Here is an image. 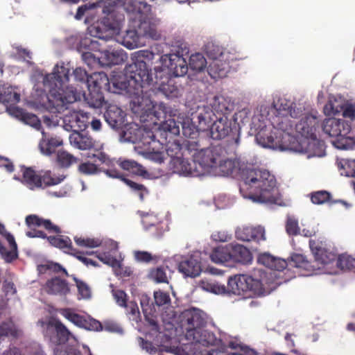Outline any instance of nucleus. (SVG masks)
Wrapping results in <instances>:
<instances>
[{"mask_svg": "<svg viewBox=\"0 0 355 355\" xmlns=\"http://www.w3.org/2000/svg\"><path fill=\"white\" fill-rule=\"evenodd\" d=\"M240 193L254 202L276 204L280 198L274 175L268 171L250 168L243 172Z\"/></svg>", "mask_w": 355, "mask_h": 355, "instance_id": "1", "label": "nucleus"}, {"mask_svg": "<svg viewBox=\"0 0 355 355\" xmlns=\"http://www.w3.org/2000/svg\"><path fill=\"white\" fill-rule=\"evenodd\" d=\"M82 96L83 92L72 86L53 87L47 96L49 107L53 112L60 113L67 109L68 104L80 101Z\"/></svg>", "mask_w": 355, "mask_h": 355, "instance_id": "2", "label": "nucleus"}, {"mask_svg": "<svg viewBox=\"0 0 355 355\" xmlns=\"http://www.w3.org/2000/svg\"><path fill=\"white\" fill-rule=\"evenodd\" d=\"M130 76L126 73H119L112 75L107 85L109 86V89L113 93L121 94L125 93L132 98H134L132 101L133 104L137 103V107H133L132 109L134 112L138 113L140 111L144 110L143 107V98L139 91L136 90L135 84L130 83Z\"/></svg>", "mask_w": 355, "mask_h": 355, "instance_id": "3", "label": "nucleus"}, {"mask_svg": "<svg viewBox=\"0 0 355 355\" xmlns=\"http://www.w3.org/2000/svg\"><path fill=\"white\" fill-rule=\"evenodd\" d=\"M21 183L31 190L44 189L60 183L64 178V175H52L51 171H46L42 176L37 174L31 167L21 168Z\"/></svg>", "mask_w": 355, "mask_h": 355, "instance_id": "4", "label": "nucleus"}, {"mask_svg": "<svg viewBox=\"0 0 355 355\" xmlns=\"http://www.w3.org/2000/svg\"><path fill=\"white\" fill-rule=\"evenodd\" d=\"M264 291L261 280L247 275H236L230 277L227 282V292L236 295H244L247 292L260 295Z\"/></svg>", "mask_w": 355, "mask_h": 355, "instance_id": "5", "label": "nucleus"}, {"mask_svg": "<svg viewBox=\"0 0 355 355\" xmlns=\"http://www.w3.org/2000/svg\"><path fill=\"white\" fill-rule=\"evenodd\" d=\"M125 71L130 76V83L135 84L136 90L139 91L142 98H144V88L153 85L155 77H153L146 62H133L125 67Z\"/></svg>", "mask_w": 355, "mask_h": 355, "instance_id": "6", "label": "nucleus"}, {"mask_svg": "<svg viewBox=\"0 0 355 355\" xmlns=\"http://www.w3.org/2000/svg\"><path fill=\"white\" fill-rule=\"evenodd\" d=\"M89 82L92 83L87 86L89 92L83 93L82 97L90 107L100 108L105 103L101 89L103 86L107 85L108 78L105 73H94L89 80Z\"/></svg>", "mask_w": 355, "mask_h": 355, "instance_id": "7", "label": "nucleus"}, {"mask_svg": "<svg viewBox=\"0 0 355 355\" xmlns=\"http://www.w3.org/2000/svg\"><path fill=\"white\" fill-rule=\"evenodd\" d=\"M256 140L258 144L264 148L286 150L291 149V143L294 141V137H290L288 134L280 135V132L275 128L270 132L267 130H261L256 135Z\"/></svg>", "mask_w": 355, "mask_h": 355, "instance_id": "8", "label": "nucleus"}, {"mask_svg": "<svg viewBox=\"0 0 355 355\" xmlns=\"http://www.w3.org/2000/svg\"><path fill=\"white\" fill-rule=\"evenodd\" d=\"M129 140L132 143H141L144 145L148 144L149 146L145 152L148 159L158 164H161L164 162V152L159 150L155 151V147L151 146V145H155L157 143L155 139V135L151 131H146L144 129L138 128L137 129L135 137H130Z\"/></svg>", "mask_w": 355, "mask_h": 355, "instance_id": "9", "label": "nucleus"}, {"mask_svg": "<svg viewBox=\"0 0 355 355\" xmlns=\"http://www.w3.org/2000/svg\"><path fill=\"white\" fill-rule=\"evenodd\" d=\"M168 98L178 97L179 89L174 80L169 77L165 69L155 68V81L152 85Z\"/></svg>", "mask_w": 355, "mask_h": 355, "instance_id": "10", "label": "nucleus"}, {"mask_svg": "<svg viewBox=\"0 0 355 355\" xmlns=\"http://www.w3.org/2000/svg\"><path fill=\"white\" fill-rule=\"evenodd\" d=\"M223 152L224 149L220 146L200 149V151L192 155L193 162V164L198 163L205 169H214L217 167L220 155Z\"/></svg>", "mask_w": 355, "mask_h": 355, "instance_id": "11", "label": "nucleus"}, {"mask_svg": "<svg viewBox=\"0 0 355 355\" xmlns=\"http://www.w3.org/2000/svg\"><path fill=\"white\" fill-rule=\"evenodd\" d=\"M162 69H165L168 74L175 77L184 76L188 71V64L183 56L177 53L165 54L161 56Z\"/></svg>", "mask_w": 355, "mask_h": 355, "instance_id": "12", "label": "nucleus"}, {"mask_svg": "<svg viewBox=\"0 0 355 355\" xmlns=\"http://www.w3.org/2000/svg\"><path fill=\"white\" fill-rule=\"evenodd\" d=\"M237 125L235 119H228L227 116H220L216 117L208 130L213 139H221L230 133L235 134L237 132Z\"/></svg>", "mask_w": 355, "mask_h": 355, "instance_id": "13", "label": "nucleus"}, {"mask_svg": "<svg viewBox=\"0 0 355 355\" xmlns=\"http://www.w3.org/2000/svg\"><path fill=\"white\" fill-rule=\"evenodd\" d=\"M216 117L218 116L209 105L198 106L191 114L192 123L196 126L198 130L202 132L209 130Z\"/></svg>", "mask_w": 355, "mask_h": 355, "instance_id": "14", "label": "nucleus"}, {"mask_svg": "<svg viewBox=\"0 0 355 355\" xmlns=\"http://www.w3.org/2000/svg\"><path fill=\"white\" fill-rule=\"evenodd\" d=\"M319 121L316 116L306 114L295 124V130L302 137L315 140L317 139L316 130L319 127Z\"/></svg>", "mask_w": 355, "mask_h": 355, "instance_id": "15", "label": "nucleus"}, {"mask_svg": "<svg viewBox=\"0 0 355 355\" xmlns=\"http://www.w3.org/2000/svg\"><path fill=\"white\" fill-rule=\"evenodd\" d=\"M182 326L187 330L186 336L189 337L190 331L200 329L206 324L205 318L199 310L196 309H188L182 314Z\"/></svg>", "mask_w": 355, "mask_h": 355, "instance_id": "16", "label": "nucleus"}, {"mask_svg": "<svg viewBox=\"0 0 355 355\" xmlns=\"http://www.w3.org/2000/svg\"><path fill=\"white\" fill-rule=\"evenodd\" d=\"M69 69L64 66L55 65L52 73L46 74L43 80L44 86L50 89L60 87L69 81Z\"/></svg>", "mask_w": 355, "mask_h": 355, "instance_id": "17", "label": "nucleus"}, {"mask_svg": "<svg viewBox=\"0 0 355 355\" xmlns=\"http://www.w3.org/2000/svg\"><path fill=\"white\" fill-rule=\"evenodd\" d=\"M323 132L331 137H336L338 135H347L351 130V125L342 119L329 118L323 121Z\"/></svg>", "mask_w": 355, "mask_h": 355, "instance_id": "18", "label": "nucleus"}, {"mask_svg": "<svg viewBox=\"0 0 355 355\" xmlns=\"http://www.w3.org/2000/svg\"><path fill=\"white\" fill-rule=\"evenodd\" d=\"M142 224L146 230L150 231V234L155 237H161L167 230V224L162 218L153 213L146 214L142 218Z\"/></svg>", "mask_w": 355, "mask_h": 355, "instance_id": "19", "label": "nucleus"}, {"mask_svg": "<svg viewBox=\"0 0 355 355\" xmlns=\"http://www.w3.org/2000/svg\"><path fill=\"white\" fill-rule=\"evenodd\" d=\"M87 158H96L99 163L107 166V168H101V172L104 173L107 176L120 179L121 181H123V178H125L123 173L116 168L114 162L105 153L97 151L96 153H88Z\"/></svg>", "mask_w": 355, "mask_h": 355, "instance_id": "20", "label": "nucleus"}, {"mask_svg": "<svg viewBox=\"0 0 355 355\" xmlns=\"http://www.w3.org/2000/svg\"><path fill=\"white\" fill-rule=\"evenodd\" d=\"M178 270L186 277H195L198 276L202 271L199 254H191L180 261L178 265Z\"/></svg>", "mask_w": 355, "mask_h": 355, "instance_id": "21", "label": "nucleus"}, {"mask_svg": "<svg viewBox=\"0 0 355 355\" xmlns=\"http://www.w3.org/2000/svg\"><path fill=\"white\" fill-rule=\"evenodd\" d=\"M45 293L51 295L66 296L70 293V287L66 279L59 277H52L43 286Z\"/></svg>", "mask_w": 355, "mask_h": 355, "instance_id": "22", "label": "nucleus"}, {"mask_svg": "<svg viewBox=\"0 0 355 355\" xmlns=\"http://www.w3.org/2000/svg\"><path fill=\"white\" fill-rule=\"evenodd\" d=\"M105 3V6L103 8V12L104 14H111L114 7L122 5L125 9L129 12H140V8L141 6L144 8H149L150 6L146 2L138 1L136 0H130L127 3L124 0H103Z\"/></svg>", "mask_w": 355, "mask_h": 355, "instance_id": "23", "label": "nucleus"}, {"mask_svg": "<svg viewBox=\"0 0 355 355\" xmlns=\"http://www.w3.org/2000/svg\"><path fill=\"white\" fill-rule=\"evenodd\" d=\"M236 237L243 241H260L266 240L265 230L261 226H244L238 227L236 230Z\"/></svg>", "mask_w": 355, "mask_h": 355, "instance_id": "24", "label": "nucleus"}, {"mask_svg": "<svg viewBox=\"0 0 355 355\" xmlns=\"http://www.w3.org/2000/svg\"><path fill=\"white\" fill-rule=\"evenodd\" d=\"M232 60L231 56L227 58L220 57L211 60L207 68L210 76L214 79L225 77L230 71V60Z\"/></svg>", "mask_w": 355, "mask_h": 355, "instance_id": "25", "label": "nucleus"}, {"mask_svg": "<svg viewBox=\"0 0 355 355\" xmlns=\"http://www.w3.org/2000/svg\"><path fill=\"white\" fill-rule=\"evenodd\" d=\"M103 116L105 121L113 129H120L125 123V114L116 105L107 106Z\"/></svg>", "mask_w": 355, "mask_h": 355, "instance_id": "26", "label": "nucleus"}, {"mask_svg": "<svg viewBox=\"0 0 355 355\" xmlns=\"http://www.w3.org/2000/svg\"><path fill=\"white\" fill-rule=\"evenodd\" d=\"M26 225L31 230H35V227H43L46 230L49 232L55 234H60V228L53 224L49 219H44L36 214H30L26 217Z\"/></svg>", "mask_w": 355, "mask_h": 355, "instance_id": "27", "label": "nucleus"}, {"mask_svg": "<svg viewBox=\"0 0 355 355\" xmlns=\"http://www.w3.org/2000/svg\"><path fill=\"white\" fill-rule=\"evenodd\" d=\"M338 102L335 101H329L324 107V113L327 116L336 115L340 112H343L345 118L353 119L355 117V107L352 105H337Z\"/></svg>", "mask_w": 355, "mask_h": 355, "instance_id": "28", "label": "nucleus"}, {"mask_svg": "<svg viewBox=\"0 0 355 355\" xmlns=\"http://www.w3.org/2000/svg\"><path fill=\"white\" fill-rule=\"evenodd\" d=\"M288 264L291 267H295L304 271V275L305 276L311 275L315 271L319 270V267L314 264V261H309L305 256L300 254H293Z\"/></svg>", "mask_w": 355, "mask_h": 355, "instance_id": "29", "label": "nucleus"}, {"mask_svg": "<svg viewBox=\"0 0 355 355\" xmlns=\"http://www.w3.org/2000/svg\"><path fill=\"white\" fill-rule=\"evenodd\" d=\"M98 51H101L103 55L101 58L103 60L102 64L106 66L118 65L123 63L127 55L123 50H113L110 51L108 49L99 48Z\"/></svg>", "mask_w": 355, "mask_h": 355, "instance_id": "30", "label": "nucleus"}, {"mask_svg": "<svg viewBox=\"0 0 355 355\" xmlns=\"http://www.w3.org/2000/svg\"><path fill=\"white\" fill-rule=\"evenodd\" d=\"M71 146L80 150H89L94 146V140L89 135L78 131H73L69 135Z\"/></svg>", "mask_w": 355, "mask_h": 355, "instance_id": "31", "label": "nucleus"}, {"mask_svg": "<svg viewBox=\"0 0 355 355\" xmlns=\"http://www.w3.org/2000/svg\"><path fill=\"white\" fill-rule=\"evenodd\" d=\"M3 228L1 225L0 232ZM2 236L7 240L10 250H8L0 242V254L7 262H11L17 257V246L14 236L8 232L1 233Z\"/></svg>", "mask_w": 355, "mask_h": 355, "instance_id": "32", "label": "nucleus"}, {"mask_svg": "<svg viewBox=\"0 0 355 355\" xmlns=\"http://www.w3.org/2000/svg\"><path fill=\"white\" fill-rule=\"evenodd\" d=\"M187 338L191 339L193 342L201 344L203 346L213 345L216 341L215 335L203 327L196 330V331H190Z\"/></svg>", "mask_w": 355, "mask_h": 355, "instance_id": "33", "label": "nucleus"}, {"mask_svg": "<svg viewBox=\"0 0 355 355\" xmlns=\"http://www.w3.org/2000/svg\"><path fill=\"white\" fill-rule=\"evenodd\" d=\"M218 116H227L232 109V104L223 96H215L209 104Z\"/></svg>", "mask_w": 355, "mask_h": 355, "instance_id": "34", "label": "nucleus"}, {"mask_svg": "<svg viewBox=\"0 0 355 355\" xmlns=\"http://www.w3.org/2000/svg\"><path fill=\"white\" fill-rule=\"evenodd\" d=\"M252 256L250 250L242 245L231 246V261L242 264L251 263Z\"/></svg>", "mask_w": 355, "mask_h": 355, "instance_id": "35", "label": "nucleus"}, {"mask_svg": "<svg viewBox=\"0 0 355 355\" xmlns=\"http://www.w3.org/2000/svg\"><path fill=\"white\" fill-rule=\"evenodd\" d=\"M311 200L313 204L315 205H322L324 203L334 205L339 203L345 206L346 208L350 207V205L345 201L341 200H332L331 193L327 191H318L312 192L311 193Z\"/></svg>", "mask_w": 355, "mask_h": 355, "instance_id": "36", "label": "nucleus"}, {"mask_svg": "<svg viewBox=\"0 0 355 355\" xmlns=\"http://www.w3.org/2000/svg\"><path fill=\"white\" fill-rule=\"evenodd\" d=\"M238 162L234 159H225L223 154L220 155V159L218 160L217 167L214 171L220 175H232L237 170Z\"/></svg>", "mask_w": 355, "mask_h": 355, "instance_id": "37", "label": "nucleus"}, {"mask_svg": "<svg viewBox=\"0 0 355 355\" xmlns=\"http://www.w3.org/2000/svg\"><path fill=\"white\" fill-rule=\"evenodd\" d=\"M312 251L315 257L314 264L318 266L319 269L320 264L327 265L337 259L336 254L324 248L316 247L315 249L312 248Z\"/></svg>", "mask_w": 355, "mask_h": 355, "instance_id": "38", "label": "nucleus"}, {"mask_svg": "<svg viewBox=\"0 0 355 355\" xmlns=\"http://www.w3.org/2000/svg\"><path fill=\"white\" fill-rule=\"evenodd\" d=\"M47 327L55 329L57 336V344H64L69 340L70 331L59 320L51 319L47 323Z\"/></svg>", "mask_w": 355, "mask_h": 355, "instance_id": "39", "label": "nucleus"}, {"mask_svg": "<svg viewBox=\"0 0 355 355\" xmlns=\"http://www.w3.org/2000/svg\"><path fill=\"white\" fill-rule=\"evenodd\" d=\"M210 258L216 263H225L231 261V247L218 246L215 248L210 254Z\"/></svg>", "mask_w": 355, "mask_h": 355, "instance_id": "40", "label": "nucleus"}, {"mask_svg": "<svg viewBox=\"0 0 355 355\" xmlns=\"http://www.w3.org/2000/svg\"><path fill=\"white\" fill-rule=\"evenodd\" d=\"M20 101V95L12 87L0 85V102L6 104H15Z\"/></svg>", "mask_w": 355, "mask_h": 355, "instance_id": "41", "label": "nucleus"}, {"mask_svg": "<svg viewBox=\"0 0 355 355\" xmlns=\"http://www.w3.org/2000/svg\"><path fill=\"white\" fill-rule=\"evenodd\" d=\"M205 51L211 60L218 59L220 57L227 58L228 57L232 56V54L230 52L223 51L221 46L213 42H208L205 44Z\"/></svg>", "mask_w": 355, "mask_h": 355, "instance_id": "42", "label": "nucleus"}, {"mask_svg": "<svg viewBox=\"0 0 355 355\" xmlns=\"http://www.w3.org/2000/svg\"><path fill=\"white\" fill-rule=\"evenodd\" d=\"M48 241L51 245L63 250L69 254L75 251L71 241L68 236H49L48 237Z\"/></svg>", "mask_w": 355, "mask_h": 355, "instance_id": "43", "label": "nucleus"}, {"mask_svg": "<svg viewBox=\"0 0 355 355\" xmlns=\"http://www.w3.org/2000/svg\"><path fill=\"white\" fill-rule=\"evenodd\" d=\"M93 159V162L89 161L83 162L79 164L78 167V172L84 175H93L101 172V168L98 159L96 158H90Z\"/></svg>", "mask_w": 355, "mask_h": 355, "instance_id": "44", "label": "nucleus"}, {"mask_svg": "<svg viewBox=\"0 0 355 355\" xmlns=\"http://www.w3.org/2000/svg\"><path fill=\"white\" fill-rule=\"evenodd\" d=\"M290 117H291L290 115L277 116V127L275 129L279 130L282 136L288 134L290 137H293L292 133L295 130L296 122L291 121Z\"/></svg>", "mask_w": 355, "mask_h": 355, "instance_id": "45", "label": "nucleus"}, {"mask_svg": "<svg viewBox=\"0 0 355 355\" xmlns=\"http://www.w3.org/2000/svg\"><path fill=\"white\" fill-rule=\"evenodd\" d=\"M118 165L123 170L128 171L133 174L144 176L147 171L144 167L134 160L125 159L116 162Z\"/></svg>", "mask_w": 355, "mask_h": 355, "instance_id": "46", "label": "nucleus"}, {"mask_svg": "<svg viewBox=\"0 0 355 355\" xmlns=\"http://www.w3.org/2000/svg\"><path fill=\"white\" fill-rule=\"evenodd\" d=\"M166 151L167 155L172 158L173 163L184 156V148L178 141L168 142Z\"/></svg>", "mask_w": 355, "mask_h": 355, "instance_id": "47", "label": "nucleus"}, {"mask_svg": "<svg viewBox=\"0 0 355 355\" xmlns=\"http://www.w3.org/2000/svg\"><path fill=\"white\" fill-rule=\"evenodd\" d=\"M272 106L276 110L277 116L290 115L291 118L295 117L292 112L291 103L286 98H279L274 101Z\"/></svg>", "mask_w": 355, "mask_h": 355, "instance_id": "48", "label": "nucleus"}, {"mask_svg": "<svg viewBox=\"0 0 355 355\" xmlns=\"http://www.w3.org/2000/svg\"><path fill=\"white\" fill-rule=\"evenodd\" d=\"M121 43L129 49L137 48L139 45V37L135 30L127 31Z\"/></svg>", "mask_w": 355, "mask_h": 355, "instance_id": "49", "label": "nucleus"}, {"mask_svg": "<svg viewBox=\"0 0 355 355\" xmlns=\"http://www.w3.org/2000/svg\"><path fill=\"white\" fill-rule=\"evenodd\" d=\"M56 160L62 168H69L71 164L77 163L78 159L66 150H58Z\"/></svg>", "mask_w": 355, "mask_h": 355, "instance_id": "50", "label": "nucleus"}, {"mask_svg": "<svg viewBox=\"0 0 355 355\" xmlns=\"http://www.w3.org/2000/svg\"><path fill=\"white\" fill-rule=\"evenodd\" d=\"M336 266L342 270H355V259L352 256L343 254L338 257Z\"/></svg>", "mask_w": 355, "mask_h": 355, "instance_id": "51", "label": "nucleus"}, {"mask_svg": "<svg viewBox=\"0 0 355 355\" xmlns=\"http://www.w3.org/2000/svg\"><path fill=\"white\" fill-rule=\"evenodd\" d=\"M332 143L336 148L340 150H351L355 146L354 139L347 135H338Z\"/></svg>", "mask_w": 355, "mask_h": 355, "instance_id": "52", "label": "nucleus"}, {"mask_svg": "<svg viewBox=\"0 0 355 355\" xmlns=\"http://www.w3.org/2000/svg\"><path fill=\"white\" fill-rule=\"evenodd\" d=\"M62 144V141L59 138H53L48 139L40 144V148L42 153L46 155H50L55 153V148Z\"/></svg>", "mask_w": 355, "mask_h": 355, "instance_id": "53", "label": "nucleus"}, {"mask_svg": "<svg viewBox=\"0 0 355 355\" xmlns=\"http://www.w3.org/2000/svg\"><path fill=\"white\" fill-rule=\"evenodd\" d=\"M123 182L131 189L132 191L138 195L141 201H143L145 196L148 194V190L142 184L137 183L126 178H123Z\"/></svg>", "mask_w": 355, "mask_h": 355, "instance_id": "54", "label": "nucleus"}, {"mask_svg": "<svg viewBox=\"0 0 355 355\" xmlns=\"http://www.w3.org/2000/svg\"><path fill=\"white\" fill-rule=\"evenodd\" d=\"M174 167L175 168L176 172L184 174L185 175H193L191 163L189 162L187 159L184 157L180 159H178L175 162L173 163Z\"/></svg>", "mask_w": 355, "mask_h": 355, "instance_id": "55", "label": "nucleus"}, {"mask_svg": "<svg viewBox=\"0 0 355 355\" xmlns=\"http://www.w3.org/2000/svg\"><path fill=\"white\" fill-rule=\"evenodd\" d=\"M206 64V59L202 53H197L190 56L189 65L191 69L200 71L205 68Z\"/></svg>", "mask_w": 355, "mask_h": 355, "instance_id": "56", "label": "nucleus"}, {"mask_svg": "<svg viewBox=\"0 0 355 355\" xmlns=\"http://www.w3.org/2000/svg\"><path fill=\"white\" fill-rule=\"evenodd\" d=\"M148 276L157 283H168L166 268L163 266L151 269Z\"/></svg>", "mask_w": 355, "mask_h": 355, "instance_id": "57", "label": "nucleus"}, {"mask_svg": "<svg viewBox=\"0 0 355 355\" xmlns=\"http://www.w3.org/2000/svg\"><path fill=\"white\" fill-rule=\"evenodd\" d=\"M37 270L40 273H45L48 270H51L55 273H58L62 272L67 277L69 276V274L65 268H64L61 265L56 263L50 262L46 264H40L37 266Z\"/></svg>", "mask_w": 355, "mask_h": 355, "instance_id": "58", "label": "nucleus"}, {"mask_svg": "<svg viewBox=\"0 0 355 355\" xmlns=\"http://www.w3.org/2000/svg\"><path fill=\"white\" fill-rule=\"evenodd\" d=\"M145 320L146 325L155 334L160 332V327L158 323L157 315L155 314L148 313L147 309H143Z\"/></svg>", "mask_w": 355, "mask_h": 355, "instance_id": "59", "label": "nucleus"}, {"mask_svg": "<svg viewBox=\"0 0 355 355\" xmlns=\"http://www.w3.org/2000/svg\"><path fill=\"white\" fill-rule=\"evenodd\" d=\"M9 336H17L15 325L11 321L2 322L0 324V340Z\"/></svg>", "mask_w": 355, "mask_h": 355, "instance_id": "60", "label": "nucleus"}, {"mask_svg": "<svg viewBox=\"0 0 355 355\" xmlns=\"http://www.w3.org/2000/svg\"><path fill=\"white\" fill-rule=\"evenodd\" d=\"M75 243L80 247L96 248L101 245V241L98 239L74 237Z\"/></svg>", "mask_w": 355, "mask_h": 355, "instance_id": "61", "label": "nucleus"}, {"mask_svg": "<svg viewBox=\"0 0 355 355\" xmlns=\"http://www.w3.org/2000/svg\"><path fill=\"white\" fill-rule=\"evenodd\" d=\"M73 279L76 282L78 294L82 298L88 299L91 297V290L89 286L83 281L80 280L76 277L73 276Z\"/></svg>", "mask_w": 355, "mask_h": 355, "instance_id": "62", "label": "nucleus"}, {"mask_svg": "<svg viewBox=\"0 0 355 355\" xmlns=\"http://www.w3.org/2000/svg\"><path fill=\"white\" fill-rule=\"evenodd\" d=\"M286 230L288 234L296 236L300 234L298 220L292 216H288L286 223Z\"/></svg>", "mask_w": 355, "mask_h": 355, "instance_id": "63", "label": "nucleus"}, {"mask_svg": "<svg viewBox=\"0 0 355 355\" xmlns=\"http://www.w3.org/2000/svg\"><path fill=\"white\" fill-rule=\"evenodd\" d=\"M346 176L353 178L352 184L355 190V160H347L343 166Z\"/></svg>", "mask_w": 355, "mask_h": 355, "instance_id": "64", "label": "nucleus"}]
</instances>
